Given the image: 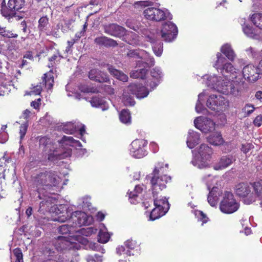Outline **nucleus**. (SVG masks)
Here are the masks:
<instances>
[{"label":"nucleus","mask_w":262,"mask_h":262,"mask_svg":"<svg viewBox=\"0 0 262 262\" xmlns=\"http://www.w3.org/2000/svg\"><path fill=\"white\" fill-rule=\"evenodd\" d=\"M52 200V199L49 197L46 201L40 202L39 209L53 212L56 216L53 219V221L61 223L68 221L69 223H73L70 225L73 228L88 226L93 223V218L91 215L80 211L73 212L72 209L66 205L53 206L50 209Z\"/></svg>","instance_id":"1"},{"label":"nucleus","mask_w":262,"mask_h":262,"mask_svg":"<svg viewBox=\"0 0 262 262\" xmlns=\"http://www.w3.org/2000/svg\"><path fill=\"white\" fill-rule=\"evenodd\" d=\"M151 79L147 81V87L136 84H131L123 92L122 100L125 105L133 106L135 102L133 96L142 99L147 96L149 92L153 90L162 79L163 74L160 68L155 67L150 71Z\"/></svg>","instance_id":"2"},{"label":"nucleus","mask_w":262,"mask_h":262,"mask_svg":"<svg viewBox=\"0 0 262 262\" xmlns=\"http://www.w3.org/2000/svg\"><path fill=\"white\" fill-rule=\"evenodd\" d=\"M39 145L43 147L45 151H49L48 160L54 161L56 160L62 159L71 156L72 150L70 146L81 147L80 142L75 140L72 137L64 136L60 142V147L55 148L52 143L50 139L43 137L39 139Z\"/></svg>","instance_id":"3"},{"label":"nucleus","mask_w":262,"mask_h":262,"mask_svg":"<svg viewBox=\"0 0 262 262\" xmlns=\"http://www.w3.org/2000/svg\"><path fill=\"white\" fill-rule=\"evenodd\" d=\"M208 96L206 101L207 106L210 110L215 112L223 111L228 105V102L221 95L210 94L208 90H204L199 94L195 105V111L198 113L204 114L206 108L203 105L205 98Z\"/></svg>","instance_id":"4"},{"label":"nucleus","mask_w":262,"mask_h":262,"mask_svg":"<svg viewBox=\"0 0 262 262\" xmlns=\"http://www.w3.org/2000/svg\"><path fill=\"white\" fill-rule=\"evenodd\" d=\"M168 168V164L164 165L163 163H158L153 171V176L150 182L152 190V194L155 196L160 191L166 188V185L171 180V178L164 174Z\"/></svg>","instance_id":"5"},{"label":"nucleus","mask_w":262,"mask_h":262,"mask_svg":"<svg viewBox=\"0 0 262 262\" xmlns=\"http://www.w3.org/2000/svg\"><path fill=\"white\" fill-rule=\"evenodd\" d=\"M193 158L192 164L199 169L207 168L209 166L212 148L206 144H202L198 148L192 151Z\"/></svg>","instance_id":"6"},{"label":"nucleus","mask_w":262,"mask_h":262,"mask_svg":"<svg viewBox=\"0 0 262 262\" xmlns=\"http://www.w3.org/2000/svg\"><path fill=\"white\" fill-rule=\"evenodd\" d=\"M60 181L59 178L53 172H40L33 177L34 187L39 193L42 189L52 186H56Z\"/></svg>","instance_id":"7"},{"label":"nucleus","mask_w":262,"mask_h":262,"mask_svg":"<svg viewBox=\"0 0 262 262\" xmlns=\"http://www.w3.org/2000/svg\"><path fill=\"white\" fill-rule=\"evenodd\" d=\"M215 90L224 95H231L234 97L240 96L244 89V84L232 83L229 81L220 80Z\"/></svg>","instance_id":"8"},{"label":"nucleus","mask_w":262,"mask_h":262,"mask_svg":"<svg viewBox=\"0 0 262 262\" xmlns=\"http://www.w3.org/2000/svg\"><path fill=\"white\" fill-rule=\"evenodd\" d=\"M127 55L130 58L141 59L142 60H139L137 62V67L147 68L148 67L152 66L155 64L154 57L143 50L139 49L130 50L128 52Z\"/></svg>","instance_id":"9"},{"label":"nucleus","mask_w":262,"mask_h":262,"mask_svg":"<svg viewBox=\"0 0 262 262\" xmlns=\"http://www.w3.org/2000/svg\"><path fill=\"white\" fill-rule=\"evenodd\" d=\"M239 207V204L234 198L232 193L226 191L223 199L220 203V210L224 213L231 214L236 211Z\"/></svg>","instance_id":"10"},{"label":"nucleus","mask_w":262,"mask_h":262,"mask_svg":"<svg viewBox=\"0 0 262 262\" xmlns=\"http://www.w3.org/2000/svg\"><path fill=\"white\" fill-rule=\"evenodd\" d=\"M144 15L147 19L156 21H159L166 19H172V15L169 11L164 8H147L144 11Z\"/></svg>","instance_id":"11"},{"label":"nucleus","mask_w":262,"mask_h":262,"mask_svg":"<svg viewBox=\"0 0 262 262\" xmlns=\"http://www.w3.org/2000/svg\"><path fill=\"white\" fill-rule=\"evenodd\" d=\"M147 141L142 139L134 140L128 146L129 155L137 159L142 158L147 155L145 148Z\"/></svg>","instance_id":"12"},{"label":"nucleus","mask_w":262,"mask_h":262,"mask_svg":"<svg viewBox=\"0 0 262 262\" xmlns=\"http://www.w3.org/2000/svg\"><path fill=\"white\" fill-rule=\"evenodd\" d=\"M80 239L81 237L78 235L59 236L54 241V245L57 250H71L76 247V242H80Z\"/></svg>","instance_id":"13"},{"label":"nucleus","mask_w":262,"mask_h":262,"mask_svg":"<svg viewBox=\"0 0 262 262\" xmlns=\"http://www.w3.org/2000/svg\"><path fill=\"white\" fill-rule=\"evenodd\" d=\"M178 28L172 22L168 21L163 25L160 33L156 34L161 36L165 41L170 42L173 41L177 37L178 34Z\"/></svg>","instance_id":"14"},{"label":"nucleus","mask_w":262,"mask_h":262,"mask_svg":"<svg viewBox=\"0 0 262 262\" xmlns=\"http://www.w3.org/2000/svg\"><path fill=\"white\" fill-rule=\"evenodd\" d=\"M195 127L204 134H207L215 129V124L211 119L203 116L196 118L194 120Z\"/></svg>","instance_id":"15"},{"label":"nucleus","mask_w":262,"mask_h":262,"mask_svg":"<svg viewBox=\"0 0 262 262\" xmlns=\"http://www.w3.org/2000/svg\"><path fill=\"white\" fill-rule=\"evenodd\" d=\"M25 4L24 0H9L8 6L9 10L7 11L4 8L1 9V13L9 21L13 17L16 18L18 17L14 13L16 11H18L23 8Z\"/></svg>","instance_id":"16"},{"label":"nucleus","mask_w":262,"mask_h":262,"mask_svg":"<svg viewBox=\"0 0 262 262\" xmlns=\"http://www.w3.org/2000/svg\"><path fill=\"white\" fill-rule=\"evenodd\" d=\"M234 189L236 195L244 199L245 204H250L252 203L248 201L252 194L251 183H240L235 186Z\"/></svg>","instance_id":"17"},{"label":"nucleus","mask_w":262,"mask_h":262,"mask_svg":"<svg viewBox=\"0 0 262 262\" xmlns=\"http://www.w3.org/2000/svg\"><path fill=\"white\" fill-rule=\"evenodd\" d=\"M238 22L242 26L244 33L248 37L255 39H262V34L260 32L254 29L248 23V20L245 17H240Z\"/></svg>","instance_id":"18"},{"label":"nucleus","mask_w":262,"mask_h":262,"mask_svg":"<svg viewBox=\"0 0 262 262\" xmlns=\"http://www.w3.org/2000/svg\"><path fill=\"white\" fill-rule=\"evenodd\" d=\"M220 72L223 74L224 73L230 74L232 81L234 83L244 84V81L243 80L242 72L238 69H236L230 62L225 64L224 67H223Z\"/></svg>","instance_id":"19"},{"label":"nucleus","mask_w":262,"mask_h":262,"mask_svg":"<svg viewBox=\"0 0 262 262\" xmlns=\"http://www.w3.org/2000/svg\"><path fill=\"white\" fill-rule=\"evenodd\" d=\"M242 75L243 81L245 79L247 81L252 83L257 81L259 77L257 67L252 64H249L243 68Z\"/></svg>","instance_id":"20"},{"label":"nucleus","mask_w":262,"mask_h":262,"mask_svg":"<svg viewBox=\"0 0 262 262\" xmlns=\"http://www.w3.org/2000/svg\"><path fill=\"white\" fill-rule=\"evenodd\" d=\"M145 38L147 41L152 43V49L154 54L158 57H160L163 53V43L158 41V35L154 33L146 32L144 34Z\"/></svg>","instance_id":"21"},{"label":"nucleus","mask_w":262,"mask_h":262,"mask_svg":"<svg viewBox=\"0 0 262 262\" xmlns=\"http://www.w3.org/2000/svg\"><path fill=\"white\" fill-rule=\"evenodd\" d=\"M64 133L68 134H73L76 131H78V137L80 138L83 142H85V138L83 137L85 134V127L82 124H78L72 122H68L64 124L62 127Z\"/></svg>","instance_id":"22"},{"label":"nucleus","mask_w":262,"mask_h":262,"mask_svg":"<svg viewBox=\"0 0 262 262\" xmlns=\"http://www.w3.org/2000/svg\"><path fill=\"white\" fill-rule=\"evenodd\" d=\"M252 194L249 202H254L256 199L260 201V204L262 207V180H257L251 183Z\"/></svg>","instance_id":"23"},{"label":"nucleus","mask_w":262,"mask_h":262,"mask_svg":"<svg viewBox=\"0 0 262 262\" xmlns=\"http://www.w3.org/2000/svg\"><path fill=\"white\" fill-rule=\"evenodd\" d=\"M104 31L110 35L122 38L126 30L121 26L115 24H112L104 27Z\"/></svg>","instance_id":"24"},{"label":"nucleus","mask_w":262,"mask_h":262,"mask_svg":"<svg viewBox=\"0 0 262 262\" xmlns=\"http://www.w3.org/2000/svg\"><path fill=\"white\" fill-rule=\"evenodd\" d=\"M235 161V158L232 155L223 156L219 162L213 166V168L216 170L224 169L229 166Z\"/></svg>","instance_id":"25"},{"label":"nucleus","mask_w":262,"mask_h":262,"mask_svg":"<svg viewBox=\"0 0 262 262\" xmlns=\"http://www.w3.org/2000/svg\"><path fill=\"white\" fill-rule=\"evenodd\" d=\"M145 189V187L144 185H137L134 188V191L136 192V193L129 191V190L128 191V199L131 204H136L140 202L141 200L140 195Z\"/></svg>","instance_id":"26"},{"label":"nucleus","mask_w":262,"mask_h":262,"mask_svg":"<svg viewBox=\"0 0 262 262\" xmlns=\"http://www.w3.org/2000/svg\"><path fill=\"white\" fill-rule=\"evenodd\" d=\"M89 102L92 107L100 108L103 111H106L109 108L108 102L104 98L99 96L93 97Z\"/></svg>","instance_id":"27"},{"label":"nucleus","mask_w":262,"mask_h":262,"mask_svg":"<svg viewBox=\"0 0 262 262\" xmlns=\"http://www.w3.org/2000/svg\"><path fill=\"white\" fill-rule=\"evenodd\" d=\"M164 205L165 206L163 207V208H160L159 205V207L155 206V208L150 212L148 221H155L165 215L169 210V207L167 204Z\"/></svg>","instance_id":"28"},{"label":"nucleus","mask_w":262,"mask_h":262,"mask_svg":"<svg viewBox=\"0 0 262 262\" xmlns=\"http://www.w3.org/2000/svg\"><path fill=\"white\" fill-rule=\"evenodd\" d=\"M89 77L91 80L99 82H105L109 80L106 74L101 72L97 69L91 70L89 72Z\"/></svg>","instance_id":"29"},{"label":"nucleus","mask_w":262,"mask_h":262,"mask_svg":"<svg viewBox=\"0 0 262 262\" xmlns=\"http://www.w3.org/2000/svg\"><path fill=\"white\" fill-rule=\"evenodd\" d=\"M200 134L193 130H189L187 137L186 143L190 149L194 148L199 142Z\"/></svg>","instance_id":"30"},{"label":"nucleus","mask_w":262,"mask_h":262,"mask_svg":"<svg viewBox=\"0 0 262 262\" xmlns=\"http://www.w3.org/2000/svg\"><path fill=\"white\" fill-rule=\"evenodd\" d=\"M222 194V190L216 187H213L209 192L208 196V202L211 206H215Z\"/></svg>","instance_id":"31"},{"label":"nucleus","mask_w":262,"mask_h":262,"mask_svg":"<svg viewBox=\"0 0 262 262\" xmlns=\"http://www.w3.org/2000/svg\"><path fill=\"white\" fill-rule=\"evenodd\" d=\"M220 51L221 53L225 55L231 61H233L236 57V54L230 43H227L223 45L221 47Z\"/></svg>","instance_id":"32"},{"label":"nucleus","mask_w":262,"mask_h":262,"mask_svg":"<svg viewBox=\"0 0 262 262\" xmlns=\"http://www.w3.org/2000/svg\"><path fill=\"white\" fill-rule=\"evenodd\" d=\"M203 80L206 85L215 90V86L218 85L221 78L215 75H205L202 77Z\"/></svg>","instance_id":"33"},{"label":"nucleus","mask_w":262,"mask_h":262,"mask_svg":"<svg viewBox=\"0 0 262 262\" xmlns=\"http://www.w3.org/2000/svg\"><path fill=\"white\" fill-rule=\"evenodd\" d=\"M122 40L133 46L140 45L139 36L133 32L126 31L122 37Z\"/></svg>","instance_id":"34"},{"label":"nucleus","mask_w":262,"mask_h":262,"mask_svg":"<svg viewBox=\"0 0 262 262\" xmlns=\"http://www.w3.org/2000/svg\"><path fill=\"white\" fill-rule=\"evenodd\" d=\"M107 70L110 74L117 79L123 82H126L128 80V76L121 71L115 69L113 66L107 65Z\"/></svg>","instance_id":"35"},{"label":"nucleus","mask_w":262,"mask_h":262,"mask_svg":"<svg viewBox=\"0 0 262 262\" xmlns=\"http://www.w3.org/2000/svg\"><path fill=\"white\" fill-rule=\"evenodd\" d=\"M216 60L213 64V67L215 68L218 71H221L225 64L228 63L227 58L224 57L220 52H217L216 54Z\"/></svg>","instance_id":"36"},{"label":"nucleus","mask_w":262,"mask_h":262,"mask_svg":"<svg viewBox=\"0 0 262 262\" xmlns=\"http://www.w3.org/2000/svg\"><path fill=\"white\" fill-rule=\"evenodd\" d=\"M95 42L98 45L104 46L115 47L117 45V43L115 40L105 36L96 37L95 39Z\"/></svg>","instance_id":"37"},{"label":"nucleus","mask_w":262,"mask_h":262,"mask_svg":"<svg viewBox=\"0 0 262 262\" xmlns=\"http://www.w3.org/2000/svg\"><path fill=\"white\" fill-rule=\"evenodd\" d=\"M207 141L211 144L219 146L222 144L224 140L220 133L215 132L209 136L207 138Z\"/></svg>","instance_id":"38"},{"label":"nucleus","mask_w":262,"mask_h":262,"mask_svg":"<svg viewBox=\"0 0 262 262\" xmlns=\"http://www.w3.org/2000/svg\"><path fill=\"white\" fill-rule=\"evenodd\" d=\"M98 236V241L101 243H106L110 239V235L107 232V229L103 224L100 225Z\"/></svg>","instance_id":"39"},{"label":"nucleus","mask_w":262,"mask_h":262,"mask_svg":"<svg viewBox=\"0 0 262 262\" xmlns=\"http://www.w3.org/2000/svg\"><path fill=\"white\" fill-rule=\"evenodd\" d=\"M97 229L93 227H88L86 228H82L78 231H76L75 234L74 235H78L81 237V239L79 243L82 241V237L81 235L89 236H91L93 234H95L97 232Z\"/></svg>","instance_id":"40"},{"label":"nucleus","mask_w":262,"mask_h":262,"mask_svg":"<svg viewBox=\"0 0 262 262\" xmlns=\"http://www.w3.org/2000/svg\"><path fill=\"white\" fill-rule=\"evenodd\" d=\"M249 18L253 24L259 29L262 30V13H254L250 15Z\"/></svg>","instance_id":"41"},{"label":"nucleus","mask_w":262,"mask_h":262,"mask_svg":"<svg viewBox=\"0 0 262 262\" xmlns=\"http://www.w3.org/2000/svg\"><path fill=\"white\" fill-rule=\"evenodd\" d=\"M141 69L133 70L130 73V77L133 78L144 79L146 75L147 70L146 68L140 67Z\"/></svg>","instance_id":"42"},{"label":"nucleus","mask_w":262,"mask_h":262,"mask_svg":"<svg viewBox=\"0 0 262 262\" xmlns=\"http://www.w3.org/2000/svg\"><path fill=\"white\" fill-rule=\"evenodd\" d=\"M157 194L155 195L154 197V205L155 206H157L159 207V205L160 208H163V207L165 206V204H167L168 206L169 207V204L168 202V199L165 197L160 196L159 198L157 197Z\"/></svg>","instance_id":"43"},{"label":"nucleus","mask_w":262,"mask_h":262,"mask_svg":"<svg viewBox=\"0 0 262 262\" xmlns=\"http://www.w3.org/2000/svg\"><path fill=\"white\" fill-rule=\"evenodd\" d=\"M193 213L199 222H202V225L206 223L208 221V218L206 215L202 211L198 210H194L192 211Z\"/></svg>","instance_id":"44"},{"label":"nucleus","mask_w":262,"mask_h":262,"mask_svg":"<svg viewBox=\"0 0 262 262\" xmlns=\"http://www.w3.org/2000/svg\"><path fill=\"white\" fill-rule=\"evenodd\" d=\"M11 87L10 82H0V95L4 96L8 94L11 91Z\"/></svg>","instance_id":"45"},{"label":"nucleus","mask_w":262,"mask_h":262,"mask_svg":"<svg viewBox=\"0 0 262 262\" xmlns=\"http://www.w3.org/2000/svg\"><path fill=\"white\" fill-rule=\"evenodd\" d=\"M119 118L123 123L127 124L130 122L131 117L128 110H123L120 113Z\"/></svg>","instance_id":"46"},{"label":"nucleus","mask_w":262,"mask_h":262,"mask_svg":"<svg viewBox=\"0 0 262 262\" xmlns=\"http://www.w3.org/2000/svg\"><path fill=\"white\" fill-rule=\"evenodd\" d=\"M43 81L45 84L48 86V90H51L53 87L54 83V78L51 73L50 72L47 74H45Z\"/></svg>","instance_id":"47"},{"label":"nucleus","mask_w":262,"mask_h":262,"mask_svg":"<svg viewBox=\"0 0 262 262\" xmlns=\"http://www.w3.org/2000/svg\"><path fill=\"white\" fill-rule=\"evenodd\" d=\"M255 107L250 103H247L242 109V113L244 117H246L250 115L254 111Z\"/></svg>","instance_id":"48"},{"label":"nucleus","mask_w":262,"mask_h":262,"mask_svg":"<svg viewBox=\"0 0 262 262\" xmlns=\"http://www.w3.org/2000/svg\"><path fill=\"white\" fill-rule=\"evenodd\" d=\"M74 232H76V230H73L71 227H70L69 225H63L58 228V232L63 235H67V234L71 235Z\"/></svg>","instance_id":"49"},{"label":"nucleus","mask_w":262,"mask_h":262,"mask_svg":"<svg viewBox=\"0 0 262 262\" xmlns=\"http://www.w3.org/2000/svg\"><path fill=\"white\" fill-rule=\"evenodd\" d=\"M0 35L8 38H16L18 36L17 34L12 30H7L5 27H2Z\"/></svg>","instance_id":"50"},{"label":"nucleus","mask_w":262,"mask_h":262,"mask_svg":"<svg viewBox=\"0 0 262 262\" xmlns=\"http://www.w3.org/2000/svg\"><path fill=\"white\" fill-rule=\"evenodd\" d=\"M247 55L251 58L253 59H258L261 55L260 53L256 51L254 48L252 47H249L245 50Z\"/></svg>","instance_id":"51"},{"label":"nucleus","mask_w":262,"mask_h":262,"mask_svg":"<svg viewBox=\"0 0 262 262\" xmlns=\"http://www.w3.org/2000/svg\"><path fill=\"white\" fill-rule=\"evenodd\" d=\"M38 28L40 31H43L46 30L47 26L49 24V19L47 16L41 17L38 21Z\"/></svg>","instance_id":"52"},{"label":"nucleus","mask_w":262,"mask_h":262,"mask_svg":"<svg viewBox=\"0 0 262 262\" xmlns=\"http://www.w3.org/2000/svg\"><path fill=\"white\" fill-rule=\"evenodd\" d=\"M72 255V253L71 252V250H69V251L67 253V255H66V257H68V259H66L65 261L63 262H78L79 260L78 254L76 252H74V253H73V256L72 257H70V256Z\"/></svg>","instance_id":"53"},{"label":"nucleus","mask_w":262,"mask_h":262,"mask_svg":"<svg viewBox=\"0 0 262 262\" xmlns=\"http://www.w3.org/2000/svg\"><path fill=\"white\" fill-rule=\"evenodd\" d=\"M79 90L84 93H97L98 90L97 88L88 85H81Z\"/></svg>","instance_id":"54"},{"label":"nucleus","mask_w":262,"mask_h":262,"mask_svg":"<svg viewBox=\"0 0 262 262\" xmlns=\"http://www.w3.org/2000/svg\"><path fill=\"white\" fill-rule=\"evenodd\" d=\"M31 90L29 92H27L26 95H40L41 92L42 91V86L41 84H40L39 85H36L33 86L32 85V88H31Z\"/></svg>","instance_id":"55"},{"label":"nucleus","mask_w":262,"mask_h":262,"mask_svg":"<svg viewBox=\"0 0 262 262\" xmlns=\"http://www.w3.org/2000/svg\"><path fill=\"white\" fill-rule=\"evenodd\" d=\"M241 224L242 225V227L244 230H241V232H244L246 235H249L251 232V229L247 226L248 224V221L246 219H242L241 221Z\"/></svg>","instance_id":"56"},{"label":"nucleus","mask_w":262,"mask_h":262,"mask_svg":"<svg viewBox=\"0 0 262 262\" xmlns=\"http://www.w3.org/2000/svg\"><path fill=\"white\" fill-rule=\"evenodd\" d=\"M13 254L15 258V262H23V254L20 249L15 248L13 250Z\"/></svg>","instance_id":"57"},{"label":"nucleus","mask_w":262,"mask_h":262,"mask_svg":"<svg viewBox=\"0 0 262 262\" xmlns=\"http://www.w3.org/2000/svg\"><path fill=\"white\" fill-rule=\"evenodd\" d=\"M215 178L210 174L203 178V180L207 185L208 189H210V187L213 184V182L215 180Z\"/></svg>","instance_id":"58"},{"label":"nucleus","mask_w":262,"mask_h":262,"mask_svg":"<svg viewBox=\"0 0 262 262\" xmlns=\"http://www.w3.org/2000/svg\"><path fill=\"white\" fill-rule=\"evenodd\" d=\"M28 124L27 122L23 123L19 127V134L20 141L25 137L28 128Z\"/></svg>","instance_id":"59"},{"label":"nucleus","mask_w":262,"mask_h":262,"mask_svg":"<svg viewBox=\"0 0 262 262\" xmlns=\"http://www.w3.org/2000/svg\"><path fill=\"white\" fill-rule=\"evenodd\" d=\"M253 145L250 143L243 144L242 145L241 150L244 153H248L252 148Z\"/></svg>","instance_id":"60"},{"label":"nucleus","mask_w":262,"mask_h":262,"mask_svg":"<svg viewBox=\"0 0 262 262\" xmlns=\"http://www.w3.org/2000/svg\"><path fill=\"white\" fill-rule=\"evenodd\" d=\"M253 124L257 127H259L262 124V115L257 116L253 120Z\"/></svg>","instance_id":"61"},{"label":"nucleus","mask_w":262,"mask_h":262,"mask_svg":"<svg viewBox=\"0 0 262 262\" xmlns=\"http://www.w3.org/2000/svg\"><path fill=\"white\" fill-rule=\"evenodd\" d=\"M8 136L6 132H2L0 130V143H4L8 140Z\"/></svg>","instance_id":"62"},{"label":"nucleus","mask_w":262,"mask_h":262,"mask_svg":"<svg viewBox=\"0 0 262 262\" xmlns=\"http://www.w3.org/2000/svg\"><path fill=\"white\" fill-rule=\"evenodd\" d=\"M136 242L133 240H128L125 242V246L130 249H134L135 247Z\"/></svg>","instance_id":"63"},{"label":"nucleus","mask_w":262,"mask_h":262,"mask_svg":"<svg viewBox=\"0 0 262 262\" xmlns=\"http://www.w3.org/2000/svg\"><path fill=\"white\" fill-rule=\"evenodd\" d=\"M104 91L108 94L111 95L114 94V90L110 85H103Z\"/></svg>","instance_id":"64"}]
</instances>
